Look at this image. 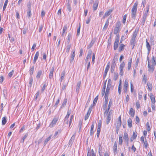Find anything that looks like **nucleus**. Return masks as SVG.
<instances>
[{
    "label": "nucleus",
    "instance_id": "4d7b16f0",
    "mask_svg": "<svg viewBox=\"0 0 156 156\" xmlns=\"http://www.w3.org/2000/svg\"><path fill=\"white\" fill-rule=\"evenodd\" d=\"M74 117V116L73 115H72L70 117V121H69V126H70V125H71V123H72V120L73 119Z\"/></svg>",
    "mask_w": 156,
    "mask_h": 156
},
{
    "label": "nucleus",
    "instance_id": "37998d69",
    "mask_svg": "<svg viewBox=\"0 0 156 156\" xmlns=\"http://www.w3.org/2000/svg\"><path fill=\"white\" fill-rule=\"evenodd\" d=\"M60 100V98H58V99L57 101H56V102L54 105V107L55 108H56L57 107L58 105V103H59V101Z\"/></svg>",
    "mask_w": 156,
    "mask_h": 156
},
{
    "label": "nucleus",
    "instance_id": "0e129e2a",
    "mask_svg": "<svg viewBox=\"0 0 156 156\" xmlns=\"http://www.w3.org/2000/svg\"><path fill=\"white\" fill-rule=\"evenodd\" d=\"M101 131V129L99 128H98L97 131V136L98 138L99 137L100 132Z\"/></svg>",
    "mask_w": 156,
    "mask_h": 156
},
{
    "label": "nucleus",
    "instance_id": "79ce46f5",
    "mask_svg": "<svg viewBox=\"0 0 156 156\" xmlns=\"http://www.w3.org/2000/svg\"><path fill=\"white\" fill-rule=\"evenodd\" d=\"M122 136L120 135L119 137V144L120 145H122Z\"/></svg>",
    "mask_w": 156,
    "mask_h": 156
},
{
    "label": "nucleus",
    "instance_id": "a19ab883",
    "mask_svg": "<svg viewBox=\"0 0 156 156\" xmlns=\"http://www.w3.org/2000/svg\"><path fill=\"white\" fill-rule=\"evenodd\" d=\"M112 86V81L110 79H109L108 81L107 87H111Z\"/></svg>",
    "mask_w": 156,
    "mask_h": 156
},
{
    "label": "nucleus",
    "instance_id": "f03ea898",
    "mask_svg": "<svg viewBox=\"0 0 156 156\" xmlns=\"http://www.w3.org/2000/svg\"><path fill=\"white\" fill-rule=\"evenodd\" d=\"M121 23L119 21H117L116 23V26L114 28V33L115 34H117L119 32L121 29Z\"/></svg>",
    "mask_w": 156,
    "mask_h": 156
},
{
    "label": "nucleus",
    "instance_id": "f257e3e1",
    "mask_svg": "<svg viewBox=\"0 0 156 156\" xmlns=\"http://www.w3.org/2000/svg\"><path fill=\"white\" fill-rule=\"evenodd\" d=\"M138 3L136 2L134 3L131 9V17L133 20L135 19L136 15Z\"/></svg>",
    "mask_w": 156,
    "mask_h": 156
},
{
    "label": "nucleus",
    "instance_id": "6e6d98bb",
    "mask_svg": "<svg viewBox=\"0 0 156 156\" xmlns=\"http://www.w3.org/2000/svg\"><path fill=\"white\" fill-rule=\"evenodd\" d=\"M126 18V15L125 14L124 15L122 20V22L124 24H125Z\"/></svg>",
    "mask_w": 156,
    "mask_h": 156
},
{
    "label": "nucleus",
    "instance_id": "5fc2aeb1",
    "mask_svg": "<svg viewBox=\"0 0 156 156\" xmlns=\"http://www.w3.org/2000/svg\"><path fill=\"white\" fill-rule=\"evenodd\" d=\"M65 76V72L63 71L62 73L61 74V82L62 80L64 79Z\"/></svg>",
    "mask_w": 156,
    "mask_h": 156
},
{
    "label": "nucleus",
    "instance_id": "13d9d810",
    "mask_svg": "<svg viewBox=\"0 0 156 156\" xmlns=\"http://www.w3.org/2000/svg\"><path fill=\"white\" fill-rule=\"evenodd\" d=\"M92 51L91 50H89L88 52V54L87 57H89L90 58H91Z\"/></svg>",
    "mask_w": 156,
    "mask_h": 156
},
{
    "label": "nucleus",
    "instance_id": "2f4dec72",
    "mask_svg": "<svg viewBox=\"0 0 156 156\" xmlns=\"http://www.w3.org/2000/svg\"><path fill=\"white\" fill-rule=\"evenodd\" d=\"M132 62V58H131L129 60V61L128 63V69L129 70L130 69L131 65Z\"/></svg>",
    "mask_w": 156,
    "mask_h": 156
},
{
    "label": "nucleus",
    "instance_id": "ddd939ff",
    "mask_svg": "<svg viewBox=\"0 0 156 156\" xmlns=\"http://www.w3.org/2000/svg\"><path fill=\"white\" fill-rule=\"evenodd\" d=\"M72 53H71V57H70V63H72L74 59V58L75 56V51L74 50L73 51H72Z\"/></svg>",
    "mask_w": 156,
    "mask_h": 156
},
{
    "label": "nucleus",
    "instance_id": "bb28decb",
    "mask_svg": "<svg viewBox=\"0 0 156 156\" xmlns=\"http://www.w3.org/2000/svg\"><path fill=\"white\" fill-rule=\"evenodd\" d=\"M130 44L131 45L133 46L132 49H133L136 44L135 40L131 39L130 41Z\"/></svg>",
    "mask_w": 156,
    "mask_h": 156
},
{
    "label": "nucleus",
    "instance_id": "4468645a",
    "mask_svg": "<svg viewBox=\"0 0 156 156\" xmlns=\"http://www.w3.org/2000/svg\"><path fill=\"white\" fill-rule=\"evenodd\" d=\"M135 111L132 108H131L129 110V114L132 117H133L135 115Z\"/></svg>",
    "mask_w": 156,
    "mask_h": 156
},
{
    "label": "nucleus",
    "instance_id": "0eeeda50",
    "mask_svg": "<svg viewBox=\"0 0 156 156\" xmlns=\"http://www.w3.org/2000/svg\"><path fill=\"white\" fill-rule=\"evenodd\" d=\"M115 57H114L111 66V70L112 73H113L114 72L116 65L115 61Z\"/></svg>",
    "mask_w": 156,
    "mask_h": 156
},
{
    "label": "nucleus",
    "instance_id": "3c124183",
    "mask_svg": "<svg viewBox=\"0 0 156 156\" xmlns=\"http://www.w3.org/2000/svg\"><path fill=\"white\" fill-rule=\"evenodd\" d=\"M40 94V92L39 91H38L36 94H35L34 97V99L35 100H36L37 99L38 97H39Z\"/></svg>",
    "mask_w": 156,
    "mask_h": 156
},
{
    "label": "nucleus",
    "instance_id": "aec40b11",
    "mask_svg": "<svg viewBox=\"0 0 156 156\" xmlns=\"http://www.w3.org/2000/svg\"><path fill=\"white\" fill-rule=\"evenodd\" d=\"M42 74V71L41 70H40L38 71L37 74V75L36 76V77L37 79H39L40 77L41 76V75Z\"/></svg>",
    "mask_w": 156,
    "mask_h": 156
},
{
    "label": "nucleus",
    "instance_id": "338daca9",
    "mask_svg": "<svg viewBox=\"0 0 156 156\" xmlns=\"http://www.w3.org/2000/svg\"><path fill=\"white\" fill-rule=\"evenodd\" d=\"M109 93L105 92V99H108Z\"/></svg>",
    "mask_w": 156,
    "mask_h": 156
},
{
    "label": "nucleus",
    "instance_id": "4be33fe9",
    "mask_svg": "<svg viewBox=\"0 0 156 156\" xmlns=\"http://www.w3.org/2000/svg\"><path fill=\"white\" fill-rule=\"evenodd\" d=\"M95 42V41L93 39H92L91 40L90 44L87 46V48L89 49V48H90L92 47V46L94 44Z\"/></svg>",
    "mask_w": 156,
    "mask_h": 156
},
{
    "label": "nucleus",
    "instance_id": "9d476101",
    "mask_svg": "<svg viewBox=\"0 0 156 156\" xmlns=\"http://www.w3.org/2000/svg\"><path fill=\"white\" fill-rule=\"evenodd\" d=\"M28 9L27 13V16L28 18H30L31 16V6H28Z\"/></svg>",
    "mask_w": 156,
    "mask_h": 156
},
{
    "label": "nucleus",
    "instance_id": "f8f14e48",
    "mask_svg": "<svg viewBox=\"0 0 156 156\" xmlns=\"http://www.w3.org/2000/svg\"><path fill=\"white\" fill-rule=\"evenodd\" d=\"M146 47L147 49L148 53H149L151 49V46L148 42L147 39H146Z\"/></svg>",
    "mask_w": 156,
    "mask_h": 156
},
{
    "label": "nucleus",
    "instance_id": "a211bd4d",
    "mask_svg": "<svg viewBox=\"0 0 156 156\" xmlns=\"http://www.w3.org/2000/svg\"><path fill=\"white\" fill-rule=\"evenodd\" d=\"M98 1H96L94 3L93 10L94 11H95L97 9L98 5Z\"/></svg>",
    "mask_w": 156,
    "mask_h": 156
},
{
    "label": "nucleus",
    "instance_id": "c9c22d12",
    "mask_svg": "<svg viewBox=\"0 0 156 156\" xmlns=\"http://www.w3.org/2000/svg\"><path fill=\"white\" fill-rule=\"evenodd\" d=\"M129 80H128L126 79L125 80L124 83L123 85V87H128V85Z\"/></svg>",
    "mask_w": 156,
    "mask_h": 156
},
{
    "label": "nucleus",
    "instance_id": "de8ad7c7",
    "mask_svg": "<svg viewBox=\"0 0 156 156\" xmlns=\"http://www.w3.org/2000/svg\"><path fill=\"white\" fill-rule=\"evenodd\" d=\"M28 135V134L27 133H26L25 134V135L23 136V137L22 138V140L21 141V143H23V142H24V141L25 139L27 137V136Z\"/></svg>",
    "mask_w": 156,
    "mask_h": 156
},
{
    "label": "nucleus",
    "instance_id": "6ab92c4d",
    "mask_svg": "<svg viewBox=\"0 0 156 156\" xmlns=\"http://www.w3.org/2000/svg\"><path fill=\"white\" fill-rule=\"evenodd\" d=\"M67 29V26L66 25L64 26L63 27V31L62 36H63L64 35H66V31Z\"/></svg>",
    "mask_w": 156,
    "mask_h": 156
},
{
    "label": "nucleus",
    "instance_id": "c03bdc74",
    "mask_svg": "<svg viewBox=\"0 0 156 156\" xmlns=\"http://www.w3.org/2000/svg\"><path fill=\"white\" fill-rule=\"evenodd\" d=\"M121 80H120V83L118 87V92L119 94H120L121 90Z\"/></svg>",
    "mask_w": 156,
    "mask_h": 156
},
{
    "label": "nucleus",
    "instance_id": "58836bf2",
    "mask_svg": "<svg viewBox=\"0 0 156 156\" xmlns=\"http://www.w3.org/2000/svg\"><path fill=\"white\" fill-rule=\"evenodd\" d=\"M113 77V80L116 81L118 77V73H114Z\"/></svg>",
    "mask_w": 156,
    "mask_h": 156
},
{
    "label": "nucleus",
    "instance_id": "49530a36",
    "mask_svg": "<svg viewBox=\"0 0 156 156\" xmlns=\"http://www.w3.org/2000/svg\"><path fill=\"white\" fill-rule=\"evenodd\" d=\"M122 122H117V125L116 126V128L120 129V127L121 126Z\"/></svg>",
    "mask_w": 156,
    "mask_h": 156
},
{
    "label": "nucleus",
    "instance_id": "e2e57ef3",
    "mask_svg": "<svg viewBox=\"0 0 156 156\" xmlns=\"http://www.w3.org/2000/svg\"><path fill=\"white\" fill-rule=\"evenodd\" d=\"M98 100V96H96L95 98L94 99L93 102V104H96Z\"/></svg>",
    "mask_w": 156,
    "mask_h": 156
},
{
    "label": "nucleus",
    "instance_id": "39448f33",
    "mask_svg": "<svg viewBox=\"0 0 156 156\" xmlns=\"http://www.w3.org/2000/svg\"><path fill=\"white\" fill-rule=\"evenodd\" d=\"M92 105H91L89 108L88 111L87 112V113L86 115L84 117V119L85 120H86L89 117V116L91 112L92 111Z\"/></svg>",
    "mask_w": 156,
    "mask_h": 156
},
{
    "label": "nucleus",
    "instance_id": "423d86ee",
    "mask_svg": "<svg viewBox=\"0 0 156 156\" xmlns=\"http://www.w3.org/2000/svg\"><path fill=\"white\" fill-rule=\"evenodd\" d=\"M154 66L151 65V63L150 62H148V71L151 73L153 72L154 71L155 67Z\"/></svg>",
    "mask_w": 156,
    "mask_h": 156
},
{
    "label": "nucleus",
    "instance_id": "bf43d9fd",
    "mask_svg": "<svg viewBox=\"0 0 156 156\" xmlns=\"http://www.w3.org/2000/svg\"><path fill=\"white\" fill-rule=\"evenodd\" d=\"M146 126L147 127V130L149 131L151 130V128L150 126L149 123L148 122H147L146 124Z\"/></svg>",
    "mask_w": 156,
    "mask_h": 156
},
{
    "label": "nucleus",
    "instance_id": "774afa93",
    "mask_svg": "<svg viewBox=\"0 0 156 156\" xmlns=\"http://www.w3.org/2000/svg\"><path fill=\"white\" fill-rule=\"evenodd\" d=\"M91 16H90L89 18H88L87 20L86 21V23L87 24H88L90 23L91 19Z\"/></svg>",
    "mask_w": 156,
    "mask_h": 156
},
{
    "label": "nucleus",
    "instance_id": "2eb2a0df",
    "mask_svg": "<svg viewBox=\"0 0 156 156\" xmlns=\"http://www.w3.org/2000/svg\"><path fill=\"white\" fill-rule=\"evenodd\" d=\"M150 97L151 100V103H155V98L152 93H150Z\"/></svg>",
    "mask_w": 156,
    "mask_h": 156
},
{
    "label": "nucleus",
    "instance_id": "c85d7f7f",
    "mask_svg": "<svg viewBox=\"0 0 156 156\" xmlns=\"http://www.w3.org/2000/svg\"><path fill=\"white\" fill-rule=\"evenodd\" d=\"M117 143L116 142H115L114 143V146H113V150L114 152H117Z\"/></svg>",
    "mask_w": 156,
    "mask_h": 156
},
{
    "label": "nucleus",
    "instance_id": "393cba45",
    "mask_svg": "<svg viewBox=\"0 0 156 156\" xmlns=\"http://www.w3.org/2000/svg\"><path fill=\"white\" fill-rule=\"evenodd\" d=\"M125 66V64L124 62H122L120 65L119 67V69L123 70V69Z\"/></svg>",
    "mask_w": 156,
    "mask_h": 156
},
{
    "label": "nucleus",
    "instance_id": "20e7f679",
    "mask_svg": "<svg viewBox=\"0 0 156 156\" xmlns=\"http://www.w3.org/2000/svg\"><path fill=\"white\" fill-rule=\"evenodd\" d=\"M119 40V35L116 36L115 41L114 44V49L115 50H116L118 47Z\"/></svg>",
    "mask_w": 156,
    "mask_h": 156
},
{
    "label": "nucleus",
    "instance_id": "473e14b6",
    "mask_svg": "<svg viewBox=\"0 0 156 156\" xmlns=\"http://www.w3.org/2000/svg\"><path fill=\"white\" fill-rule=\"evenodd\" d=\"M147 77L144 74L143 76L142 79V81L144 82V84H146L147 82Z\"/></svg>",
    "mask_w": 156,
    "mask_h": 156
},
{
    "label": "nucleus",
    "instance_id": "b1692460",
    "mask_svg": "<svg viewBox=\"0 0 156 156\" xmlns=\"http://www.w3.org/2000/svg\"><path fill=\"white\" fill-rule=\"evenodd\" d=\"M125 46L123 44H120V45L119 48V51L120 52L124 50Z\"/></svg>",
    "mask_w": 156,
    "mask_h": 156
},
{
    "label": "nucleus",
    "instance_id": "a878e982",
    "mask_svg": "<svg viewBox=\"0 0 156 156\" xmlns=\"http://www.w3.org/2000/svg\"><path fill=\"white\" fill-rule=\"evenodd\" d=\"M127 122L128 126L129 128L131 127L132 126V119L130 118L128 119L127 121Z\"/></svg>",
    "mask_w": 156,
    "mask_h": 156
},
{
    "label": "nucleus",
    "instance_id": "f704fd0d",
    "mask_svg": "<svg viewBox=\"0 0 156 156\" xmlns=\"http://www.w3.org/2000/svg\"><path fill=\"white\" fill-rule=\"evenodd\" d=\"M68 45L66 46V52L67 53H69L71 47V44H68Z\"/></svg>",
    "mask_w": 156,
    "mask_h": 156
},
{
    "label": "nucleus",
    "instance_id": "603ef678",
    "mask_svg": "<svg viewBox=\"0 0 156 156\" xmlns=\"http://www.w3.org/2000/svg\"><path fill=\"white\" fill-rule=\"evenodd\" d=\"M109 69V62L108 63L105 68V72H108Z\"/></svg>",
    "mask_w": 156,
    "mask_h": 156
},
{
    "label": "nucleus",
    "instance_id": "7c9ffc66",
    "mask_svg": "<svg viewBox=\"0 0 156 156\" xmlns=\"http://www.w3.org/2000/svg\"><path fill=\"white\" fill-rule=\"evenodd\" d=\"M148 87L150 91H151L152 89V84L149 82H148L147 84Z\"/></svg>",
    "mask_w": 156,
    "mask_h": 156
},
{
    "label": "nucleus",
    "instance_id": "cd10ccee",
    "mask_svg": "<svg viewBox=\"0 0 156 156\" xmlns=\"http://www.w3.org/2000/svg\"><path fill=\"white\" fill-rule=\"evenodd\" d=\"M151 65L155 66L156 65V62L155 61V58L154 56L152 57V59L151 61Z\"/></svg>",
    "mask_w": 156,
    "mask_h": 156
},
{
    "label": "nucleus",
    "instance_id": "69168bd1",
    "mask_svg": "<svg viewBox=\"0 0 156 156\" xmlns=\"http://www.w3.org/2000/svg\"><path fill=\"white\" fill-rule=\"evenodd\" d=\"M13 73H14V71L13 70H12L11 72H10L8 74V76L10 77H12V76L13 75Z\"/></svg>",
    "mask_w": 156,
    "mask_h": 156
},
{
    "label": "nucleus",
    "instance_id": "9b49d317",
    "mask_svg": "<svg viewBox=\"0 0 156 156\" xmlns=\"http://www.w3.org/2000/svg\"><path fill=\"white\" fill-rule=\"evenodd\" d=\"M112 10L109 9L108 11L106 12L103 16V18H105L106 17L108 16L112 11Z\"/></svg>",
    "mask_w": 156,
    "mask_h": 156
},
{
    "label": "nucleus",
    "instance_id": "6e6552de",
    "mask_svg": "<svg viewBox=\"0 0 156 156\" xmlns=\"http://www.w3.org/2000/svg\"><path fill=\"white\" fill-rule=\"evenodd\" d=\"M112 99H111L110 100L109 103L108 105V108L107 109L105 112V115H107L108 114V113L109 112L110 108L111 107V106L112 105Z\"/></svg>",
    "mask_w": 156,
    "mask_h": 156
},
{
    "label": "nucleus",
    "instance_id": "8fccbe9b",
    "mask_svg": "<svg viewBox=\"0 0 156 156\" xmlns=\"http://www.w3.org/2000/svg\"><path fill=\"white\" fill-rule=\"evenodd\" d=\"M39 56V52L38 51H37L36 52V53L35 54V55L34 58V59L37 60Z\"/></svg>",
    "mask_w": 156,
    "mask_h": 156
},
{
    "label": "nucleus",
    "instance_id": "c756f323",
    "mask_svg": "<svg viewBox=\"0 0 156 156\" xmlns=\"http://www.w3.org/2000/svg\"><path fill=\"white\" fill-rule=\"evenodd\" d=\"M81 82L80 81L77 83L76 86V91L77 92H79L80 89V88Z\"/></svg>",
    "mask_w": 156,
    "mask_h": 156
},
{
    "label": "nucleus",
    "instance_id": "7ed1b4c3",
    "mask_svg": "<svg viewBox=\"0 0 156 156\" xmlns=\"http://www.w3.org/2000/svg\"><path fill=\"white\" fill-rule=\"evenodd\" d=\"M113 112V111L111 110L108 112L107 115H105V114H104V117H106V123L107 124H108L111 121Z\"/></svg>",
    "mask_w": 156,
    "mask_h": 156
},
{
    "label": "nucleus",
    "instance_id": "dca6fc26",
    "mask_svg": "<svg viewBox=\"0 0 156 156\" xmlns=\"http://www.w3.org/2000/svg\"><path fill=\"white\" fill-rule=\"evenodd\" d=\"M54 67H52L50 70V73H49V77L50 79H51L53 77V74L54 72Z\"/></svg>",
    "mask_w": 156,
    "mask_h": 156
},
{
    "label": "nucleus",
    "instance_id": "f3484780",
    "mask_svg": "<svg viewBox=\"0 0 156 156\" xmlns=\"http://www.w3.org/2000/svg\"><path fill=\"white\" fill-rule=\"evenodd\" d=\"M109 20L108 19L106 21L105 24L103 28V31L106 30L107 29L109 25Z\"/></svg>",
    "mask_w": 156,
    "mask_h": 156
},
{
    "label": "nucleus",
    "instance_id": "1a4fd4ad",
    "mask_svg": "<svg viewBox=\"0 0 156 156\" xmlns=\"http://www.w3.org/2000/svg\"><path fill=\"white\" fill-rule=\"evenodd\" d=\"M58 121V119L56 118H54L51 123L49 125V127L50 128H52L56 124L57 121Z\"/></svg>",
    "mask_w": 156,
    "mask_h": 156
},
{
    "label": "nucleus",
    "instance_id": "09e8293b",
    "mask_svg": "<svg viewBox=\"0 0 156 156\" xmlns=\"http://www.w3.org/2000/svg\"><path fill=\"white\" fill-rule=\"evenodd\" d=\"M8 0H6L5 2V3H4V6L3 7V11H4L6 9V7L7 6V3H8Z\"/></svg>",
    "mask_w": 156,
    "mask_h": 156
},
{
    "label": "nucleus",
    "instance_id": "ea45409f",
    "mask_svg": "<svg viewBox=\"0 0 156 156\" xmlns=\"http://www.w3.org/2000/svg\"><path fill=\"white\" fill-rule=\"evenodd\" d=\"M51 135L44 140V144L45 145H46L47 142L51 139Z\"/></svg>",
    "mask_w": 156,
    "mask_h": 156
},
{
    "label": "nucleus",
    "instance_id": "864d4df0",
    "mask_svg": "<svg viewBox=\"0 0 156 156\" xmlns=\"http://www.w3.org/2000/svg\"><path fill=\"white\" fill-rule=\"evenodd\" d=\"M71 35L70 34H69L67 36V42L68 44H69V43L70 41V40L71 38Z\"/></svg>",
    "mask_w": 156,
    "mask_h": 156
},
{
    "label": "nucleus",
    "instance_id": "680f3d73",
    "mask_svg": "<svg viewBox=\"0 0 156 156\" xmlns=\"http://www.w3.org/2000/svg\"><path fill=\"white\" fill-rule=\"evenodd\" d=\"M138 33V30H136L133 32V36L136 37Z\"/></svg>",
    "mask_w": 156,
    "mask_h": 156
},
{
    "label": "nucleus",
    "instance_id": "5701e85b",
    "mask_svg": "<svg viewBox=\"0 0 156 156\" xmlns=\"http://www.w3.org/2000/svg\"><path fill=\"white\" fill-rule=\"evenodd\" d=\"M137 136V134H136L135 132H133V135L130 138L131 141L132 142L134 139H135L136 138Z\"/></svg>",
    "mask_w": 156,
    "mask_h": 156
},
{
    "label": "nucleus",
    "instance_id": "412c9836",
    "mask_svg": "<svg viewBox=\"0 0 156 156\" xmlns=\"http://www.w3.org/2000/svg\"><path fill=\"white\" fill-rule=\"evenodd\" d=\"M124 139L126 141H129L128 134L126 132H124L123 136Z\"/></svg>",
    "mask_w": 156,
    "mask_h": 156
},
{
    "label": "nucleus",
    "instance_id": "052dcab7",
    "mask_svg": "<svg viewBox=\"0 0 156 156\" xmlns=\"http://www.w3.org/2000/svg\"><path fill=\"white\" fill-rule=\"evenodd\" d=\"M66 102H67V100L65 99L62 104V105L61 107L62 108L63 107H64V106L65 105H66Z\"/></svg>",
    "mask_w": 156,
    "mask_h": 156
},
{
    "label": "nucleus",
    "instance_id": "72a5a7b5",
    "mask_svg": "<svg viewBox=\"0 0 156 156\" xmlns=\"http://www.w3.org/2000/svg\"><path fill=\"white\" fill-rule=\"evenodd\" d=\"M34 66H33L30 68L29 70V73L30 75H32L33 74L34 70Z\"/></svg>",
    "mask_w": 156,
    "mask_h": 156
},
{
    "label": "nucleus",
    "instance_id": "4c0bfd02",
    "mask_svg": "<svg viewBox=\"0 0 156 156\" xmlns=\"http://www.w3.org/2000/svg\"><path fill=\"white\" fill-rule=\"evenodd\" d=\"M7 122V120H6V118L5 117H3L2 118V124L3 125H5L6 122Z\"/></svg>",
    "mask_w": 156,
    "mask_h": 156
},
{
    "label": "nucleus",
    "instance_id": "e433bc0d",
    "mask_svg": "<svg viewBox=\"0 0 156 156\" xmlns=\"http://www.w3.org/2000/svg\"><path fill=\"white\" fill-rule=\"evenodd\" d=\"M67 6L68 10L69 12H71V7L70 5L69 2V1H68V2L67 4Z\"/></svg>",
    "mask_w": 156,
    "mask_h": 156
},
{
    "label": "nucleus",
    "instance_id": "a18cd8bd",
    "mask_svg": "<svg viewBox=\"0 0 156 156\" xmlns=\"http://www.w3.org/2000/svg\"><path fill=\"white\" fill-rule=\"evenodd\" d=\"M33 77H31L30 78L29 82V86L30 87H31L32 85L33 82Z\"/></svg>",
    "mask_w": 156,
    "mask_h": 156
}]
</instances>
